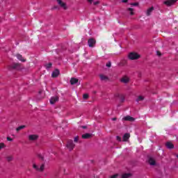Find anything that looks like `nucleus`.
I'll return each instance as SVG.
<instances>
[{
    "instance_id": "nucleus-1",
    "label": "nucleus",
    "mask_w": 178,
    "mask_h": 178,
    "mask_svg": "<svg viewBox=\"0 0 178 178\" xmlns=\"http://www.w3.org/2000/svg\"><path fill=\"white\" fill-rule=\"evenodd\" d=\"M32 167L36 172H44V170H45V164L37 165L35 163H33Z\"/></svg>"
},
{
    "instance_id": "nucleus-2",
    "label": "nucleus",
    "mask_w": 178,
    "mask_h": 178,
    "mask_svg": "<svg viewBox=\"0 0 178 178\" xmlns=\"http://www.w3.org/2000/svg\"><path fill=\"white\" fill-rule=\"evenodd\" d=\"M57 3L59 5L61 9H63V10H67V9H69L67 4H66V3L62 0H57Z\"/></svg>"
},
{
    "instance_id": "nucleus-3",
    "label": "nucleus",
    "mask_w": 178,
    "mask_h": 178,
    "mask_svg": "<svg viewBox=\"0 0 178 178\" xmlns=\"http://www.w3.org/2000/svg\"><path fill=\"white\" fill-rule=\"evenodd\" d=\"M95 44H97V40L94 38H90L88 40V45L90 48H94L95 47Z\"/></svg>"
},
{
    "instance_id": "nucleus-4",
    "label": "nucleus",
    "mask_w": 178,
    "mask_h": 178,
    "mask_svg": "<svg viewBox=\"0 0 178 178\" xmlns=\"http://www.w3.org/2000/svg\"><path fill=\"white\" fill-rule=\"evenodd\" d=\"M128 56L131 60H135L136 59H138V58H140L138 54L135 52L130 53Z\"/></svg>"
},
{
    "instance_id": "nucleus-5",
    "label": "nucleus",
    "mask_w": 178,
    "mask_h": 178,
    "mask_svg": "<svg viewBox=\"0 0 178 178\" xmlns=\"http://www.w3.org/2000/svg\"><path fill=\"white\" fill-rule=\"evenodd\" d=\"M67 149H69L70 151H72V149H74L75 145L74 143H73V140H69L67 143V145H66Z\"/></svg>"
},
{
    "instance_id": "nucleus-6",
    "label": "nucleus",
    "mask_w": 178,
    "mask_h": 178,
    "mask_svg": "<svg viewBox=\"0 0 178 178\" xmlns=\"http://www.w3.org/2000/svg\"><path fill=\"white\" fill-rule=\"evenodd\" d=\"M28 140L29 141H36L38 140V135L37 134H30L28 136Z\"/></svg>"
},
{
    "instance_id": "nucleus-7",
    "label": "nucleus",
    "mask_w": 178,
    "mask_h": 178,
    "mask_svg": "<svg viewBox=\"0 0 178 178\" xmlns=\"http://www.w3.org/2000/svg\"><path fill=\"white\" fill-rule=\"evenodd\" d=\"M177 2V0H167L164 1V5H166V6H172V5H175Z\"/></svg>"
},
{
    "instance_id": "nucleus-8",
    "label": "nucleus",
    "mask_w": 178,
    "mask_h": 178,
    "mask_svg": "<svg viewBox=\"0 0 178 178\" xmlns=\"http://www.w3.org/2000/svg\"><path fill=\"white\" fill-rule=\"evenodd\" d=\"M58 101H59V97H58V96L52 97L50 99V104L54 105V104H56V102H58Z\"/></svg>"
},
{
    "instance_id": "nucleus-9",
    "label": "nucleus",
    "mask_w": 178,
    "mask_h": 178,
    "mask_svg": "<svg viewBox=\"0 0 178 178\" xmlns=\"http://www.w3.org/2000/svg\"><path fill=\"white\" fill-rule=\"evenodd\" d=\"M123 120L128 121V122H134L136 119L133 117H131L130 115H127L126 117H124L122 118Z\"/></svg>"
},
{
    "instance_id": "nucleus-10",
    "label": "nucleus",
    "mask_w": 178,
    "mask_h": 178,
    "mask_svg": "<svg viewBox=\"0 0 178 178\" xmlns=\"http://www.w3.org/2000/svg\"><path fill=\"white\" fill-rule=\"evenodd\" d=\"M120 81L121 83L127 84V83H129V81H130V78H129V76H124L121 79Z\"/></svg>"
},
{
    "instance_id": "nucleus-11",
    "label": "nucleus",
    "mask_w": 178,
    "mask_h": 178,
    "mask_svg": "<svg viewBox=\"0 0 178 178\" xmlns=\"http://www.w3.org/2000/svg\"><path fill=\"white\" fill-rule=\"evenodd\" d=\"M148 163L149 164H150L151 166H155V165H156L155 159H154V158L152 157L149 158Z\"/></svg>"
},
{
    "instance_id": "nucleus-12",
    "label": "nucleus",
    "mask_w": 178,
    "mask_h": 178,
    "mask_svg": "<svg viewBox=\"0 0 178 178\" xmlns=\"http://www.w3.org/2000/svg\"><path fill=\"white\" fill-rule=\"evenodd\" d=\"M99 78L102 81H108L109 80V78L106 75L102 74L99 75Z\"/></svg>"
},
{
    "instance_id": "nucleus-13",
    "label": "nucleus",
    "mask_w": 178,
    "mask_h": 178,
    "mask_svg": "<svg viewBox=\"0 0 178 178\" xmlns=\"http://www.w3.org/2000/svg\"><path fill=\"white\" fill-rule=\"evenodd\" d=\"M131 177V173H124L119 178H130Z\"/></svg>"
},
{
    "instance_id": "nucleus-14",
    "label": "nucleus",
    "mask_w": 178,
    "mask_h": 178,
    "mask_svg": "<svg viewBox=\"0 0 178 178\" xmlns=\"http://www.w3.org/2000/svg\"><path fill=\"white\" fill-rule=\"evenodd\" d=\"M11 69H16L17 70H19L20 69V64L19 63H14L11 66Z\"/></svg>"
},
{
    "instance_id": "nucleus-15",
    "label": "nucleus",
    "mask_w": 178,
    "mask_h": 178,
    "mask_svg": "<svg viewBox=\"0 0 178 178\" xmlns=\"http://www.w3.org/2000/svg\"><path fill=\"white\" fill-rule=\"evenodd\" d=\"M58 76H59V70H56L52 72L51 76L55 78L58 77Z\"/></svg>"
},
{
    "instance_id": "nucleus-16",
    "label": "nucleus",
    "mask_w": 178,
    "mask_h": 178,
    "mask_svg": "<svg viewBox=\"0 0 178 178\" xmlns=\"http://www.w3.org/2000/svg\"><path fill=\"white\" fill-rule=\"evenodd\" d=\"M130 138V134H125L122 137V141H127Z\"/></svg>"
},
{
    "instance_id": "nucleus-17",
    "label": "nucleus",
    "mask_w": 178,
    "mask_h": 178,
    "mask_svg": "<svg viewBox=\"0 0 178 178\" xmlns=\"http://www.w3.org/2000/svg\"><path fill=\"white\" fill-rule=\"evenodd\" d=\"M79 82V79H76V78H72L70 80V83L72 84V86L76 84V83Z\"/></svg>"
},
{
    "instance_id": "nucleus-18",
    "label": "nucleus",
    "mask_w": 178,
    "mask_h": 178,
    "mask_svg": "<svg viewBox=\"0 0 178 178\" xmlns=\"http://www.w3.org/2000/svg\"><path fill=\"white\" fill-rule=\"evenodd\" d=\"M167 148H169L170 149H172V148H173L175 146L173 145V143H170V142H167L165 144Z\"/></svg>"
},
{
    "instance_id": "nucleus-19",
    "label": "nucleus",
    "mask_w": 178,
    "mask_h": 178,
    "mask_svg": "<svg viewBox=\"0 0 178 178\" xmlns=\"http://www.w3.org/2000/svg\"><path fill=\"white\" fill-rule=\"evenodd\" d=\"M91 134H85L82 135V138L87 140L88 138H90Z\"/></svg>"
},
{
    "instance_id": "nucleus-20",
    "label": "nucleus",
    "mask_w": 178,
    "mask_h": 178,
    "mask_svg": "<svg viewBox=\"0 0 178 178\" xmlns=\"http://www.w3.org/2000/svg\"><path fill=\"white\" fill-rule=\"evenodd\" d=\"M17 58L19 60H21V62H26V60L24 58H23V56L20 54H17Z\"/></svg>"
},
{
    "instance_id": "nucleus-21",
    "label": "nucleus",
    "mask_w": 178,
    "mask_h": 178,
    "mask_svg": "<svg viewBox=\"0 0 178 178\" xmlns=\"http://www.w3.org/2000/svg\"><path fill=\"white\" fill-rule=\"evenodd\" d=\"M152 10H154V7L149 8V9H147L146 15L147 16H149L151 15V13H152Z\"/></svg>"
},
{
    "instance_id": "nucleus-22",
    "label": "nucleus",
    "mask_w": 178,
    "mask_h": 178,
    "mask_svg": "<svg viewBox=\"0 0 178 178\" xmlns=\"http://www.w3.org/2000/svg\"><path fill=\"white\" fill-rule=\"evenodd\" d=\"M88 3H93V5L96 6L99 3V1H94V0H87Z\"/></svg>"
},
{
    "instance_id": "nucleus-23",
    "label": "nucleus",
    "mask_w": 178,
    "mask_h": 178,
    "mask_svg": "<svg viewBox=\"0 0 178 178\" xmlns=\"http://www.w3.org/2000/svg\"><path fill=\"white\" fill-rule=\"evenodd\" d=\"M141 101H144V96H138L136 99V102H141Z\"/></svg>"
},
{
    "instance_id": "nucleus-24",
    "label": "nucleus",
    "mask_w": 178,
    "mask_h": 178,
    "mask_svg": "<svg viewBox=\"0 0 178 178\" xmlns=\"http://www.w3.org/2000/svg\"><path fill=\"white\" fill-rule=\"evenodd\" d=\"M23 129H26V126L24 125L19 126L16 129V131H20V130H23Z\"/></svg>"
},
{
    "instance_id": "nucleus-25",
    "label": "nucleus",
    "mask_w": 178,
    "mask_h": 178,
    "mask_svg": "<svg viewBox=\"0 0 178 178\" xmlns=\"http://www.w3.org/2000/svg\"><path fill=\"white\" fill-rule=\"evenodd\" d=\"M127 10H128V12H129L130 15H131L132 16H133V15H134V10L133 8H127Z\"/></svg>"
},
{
    "instance_id": "nucleus-26",
    "label": "nucleus",
    "mask_w": 178,
    "mask_h": 178,
    "mask_svg": "<svg viewBox=\"0 0 178 178\" xmlns=\"http://www.w3.org/2000/svg\"><path fill=\"white\" fill-rule=\"evenodd\" d=\"M45 67H46V69H51V67H52V63H49L46 64Z\"/></svg>"
},
{
    "instance_id": "nucleus-27",
    "label": "nucleus",
    "mask_w": 178,
    "mask_h": 178,
    "mask_svg": "<svg viewBox=\"0 0 178 178\" xmlns=\"http://www.w3.org/2000/svg\"><path fill=\"white\" fill-rule=\"evenodd\" d=\"M6 146L5 145V143H0V151L1 149H3V148H5Z\"/></svg>"
},
{
    "instance_id": "nucleus-28",
    "label": "nucleus",
    "mask_w": 178,
    "mask_h": 178,
    "mask_svg": "<svg viewBox=\"0 0 178 178\" xmlns=\"http://www.w3.org/2000/svg\"><path fill=\"white\" fill-rule=\"evenodd\" d=\"M83 99H87V98H88V94H84L83 95Z\"/></svg>"
},
{
    "instance_id": "nucleus-29",
    "label": "nucleus",
    "mask_w": 178,
    "mask_h": 178,
    "mask_svg": "<svg viewBox=\"0 0 178 178\" xmlns=\"http://www.w3.org/2000/svg\"><path fill=\"white\" fill-rule=\"evenodd\" d=\"M12 159H13V157H12V156L7 157V161H8V162H10V161H12Z\"/></svg>"
},
{
    "instance_id": "nucleus-30",
    "label": "nucleus",
    "mask_w": 178,
    "mask_h": 178,
    "mask_svg": "<svg viewBox=\"0 0 178 178\" xmlns=\"http://www.w3.org/2000/svg\"><path fill=\"white\" fill-rule=\"evenodd\" d=\"M117 177H119V175H118V174H115L111 177V178H117Z\"/></svg>"
},
{
    "instance_id": "nucleus-31",
    "label": "nucleus",
    "mask_w": 178,
    "mask_h": 178,
    "mask_svg": "<svg viewBox=\"0 0 178 178\" xmlns=\"http://www.w3.org/2000/svg\"><path fill=\"white\" fill-rule=\"evenodd\" d=\"M74 143H77V141H79V136H76L74 138Z\"/></svg>"
},
{
    "instance_id": "nucleus-32",
    "label": "nucleus",
    "mask_w": 178,
    "mask_h": 178,
    "mask_svg": "<svg viewBox=\"0 0 178 178\" xmlns=\"http://www.w3.org/2000/svg\"><path fill=\"white\" fill-rule=\"evenodd\" d=\"M111 62H108L106 65V66L107 67H111Z\"/></svg>"
},
{
    "instance_id": "nucleus-33",
    "label": "nucleus",
    "mask_w": 178,
    "mask_h": 178,
    "mask_svg": "<svg viewBox=\"0 0 178 178\" xmlns=\"http://www.w3.org/2000/svg\"><path fill=\"white\" fill-rule=\"evenodd\" d=\"M131 5H132L133 6H138V3H133Z\"/></svg>"
},
{
    "instance_id": "nucleus-34",
    "label": "nucleus",
    "mask_w": 178,
    "mask_h": 178,
    "mask_svg": "<svg viewBox=\"0 0 178 178\" xmlns=\"http://www.w3.org/2000/svg\"><path fill=\"white\" fill-rule=\"evenodd\" d=\"M116 138L118 141H122V138H120V136H117Z\"/></svg>"
},
{
    "instance_id": "nucleus-35",
    "label": "nucleus",
    "mask_w": 178,
    "mask_h": 178,
    "mask_svg": "<svg viewBox=\"0 0 178 178\" xmlns=\"http://www.w3.org/2000/svg\"><path fill=\"white\" fill-rule=\"evenodd\" d=\"M7 140L8 141H13V139L11 138L8 137L7 138Z\"/></svg>"
},
{
    "instance_id": "nucleus-36",
    "label": "nucleus",
    "mask_w": 178,
    "mask_h": 178,
    "mask_svg": "<svg viewBox=\"0 0 178 178\" xmlns=\"http://www.w3.org/2000/svg\"><path fill=\"white\" fill-rule=\"evenodd\" d=\"M129 1V0H122V2H123L124 3H126Z\"/></svg>"
},
{
    "instance_id": "nucleus-37",
    "label": "nucleus",
    "mask_w": 178,
    "mask_h": 178,
    "mask_svg": "<svg viewBox=\"0 0 178 178\" xmlns=\"http://www.w3.org/2000/svg\"><path fill=\"white\" fill-rule=\"evenodd\" d=\"M82 129H87V127L82 126Z\"/></svg>"
},
{
    "instance_id": "nucleus-38",
    "label": "nucleus",
    "mask_w": 178,
    "mask_h": 178,
    "mask_svg": "<svg viewBox=\"0 0 178 178\" xmlns=\"http://www.w3.org/2000/svg\"><path fill=\"white\" fill-rule=\"evenodd\" d=\"M112 120H113V121L116 120V118H112Z\"/></svg>"
},
{
    "instance_id": "nucleus-39",
    "label": "nucleus",
    "mask_w": 178,
    "mask_h": 178,
    "mask_svg": "<svg viewBox=\"0 0 178 178\" xmlns=\"http://www.w3.org/2000/svg\"><path fill=\"white\" fill-rule=\"evenodd\" d=\"M157 55L161 56V54H159V52H157Z\"/></svg>"
}]
</instances>
